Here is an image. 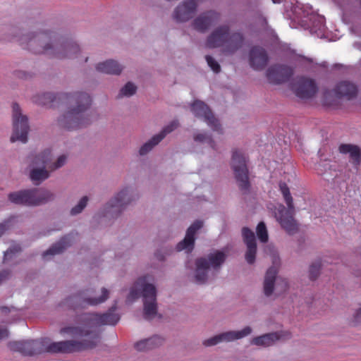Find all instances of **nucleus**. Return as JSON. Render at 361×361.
I'll use <instances>...</instances> for the list:
<instances>
[{
  "mask_svg": "<svg viewBox=\"0 0 361 361\" xmlns=\"http://www.w3.org/2000/svg\"><path fill=\"white\" fill-rule=\"evenodd\" d=\"M227 255L221 250H214L206 257L196 259L194 274L195 281L197 284H204L209 279L210 271L218 273L226 262Z\"/></svg>",
  "mask_w": 361,
  "mask_h": 361,
  "instance_id": "nucleus-7",
  "label": "nucleus"
},
{
  "mask_svg": "<svg viewBox=\"0 0 361 361\" xmlns=\"http://www.w3.org/2000/svg\"><path fill=\"white\" fill-rule=\"evenodd\" d=\"M317 90L318 87L315 80L306 77L298 78L294 85L295 95L302 99L312 98Z\"/></svg>",
  "mask_w": 361,
  "mask_h": 361,
  "instance_id": "nucleus-15",
  "label": "nucleus"
},
{
  "mask_svg": "<svg viewBox=\"0 0 361 361\" xmlns=\"http://www.w3.org/2000/svg\"><path fill=\"white\" fill-rule=\"evenodd\" d=\"M171 249H166L164 250V254L169 255L171 252Z\"/></svg>",
  "mask_w": 361,
  "mask_h": 361,
  "instance_id": "nucleus-51",
  "label": "nucleus"
},
{
  "mask_svg": "<svg viewBox=\"0 0 361 361\" xmlns=\"http://www.w3.org/2000/svg\"><path fill=\"white\" fill-rule=\"evenodd\" d=\"M257 235L262 243H267L268 241V233L266 225L264 222H259L257 226Z\"/></svg>",
  "mask_w": 361,
  "mask_h": 361,
  "instance_id": "nucleus-36",
  "label": "nucleus"
},
{
  "mask_svg": "<svg viewBox=\"0 0 361 361\" xmlns=\"http://www.w3.org/2000/svg\"><path fill=\"white\" fill-rule=\"evenodd\" d=\"M335 95L339 99L350 100L357 94V86L348 81H341L337 83L334 89Z\"/></svg>",
  "mask_w": 361,
  "mask_h": 361,
  "instance_id": "nucleus-25",
  "label": "nucleus"
},
{
  "mask_svg": "<svg viewBox=\"0 0 361 361\" xmlns=\"http://www.w3.org/2000/svg\"><path fill=\"white\" fill-rule=\"evenodd\" d=\"M55 197V194L49 190L32 188L10 192L8 200L16 205L37 207L54 201Z\"/></svg>",
  "mask_w": 361,
  "mask_h": 361,
  "instance_id": "nucleus-6",
  "label": "nucleus"
},
{
  "mask_svg": "<svg viewBox=\"0 0 361 361\" xmlns=\"http://www.w3.org/2000/svg\"><path fill=\"white\" fill-rule=\"evenodd\" d=\"M8 336V332L6 329H0V340Z\"/></svg>",
  "mask_w": 361,
  "mask_h": 361,
  "instance_id": "nucleus-47",
  "label": "nucleus"
},
{
  "mask_svg": "<svg viewBox=\"0 0 361 361\" xmlns=\"http://www.w3.org/2000/svg\"><path fill=\"white\" fill-rule=\"evenodd\" d=\"M196 0H185L174 11L173 18L178 22H185L192 18L197 9Z\"/></svg>",
  "mask_w": 361,
  "mask_h": 361,
  "instance_id": "nucleus-21",
  "label": "nucleus"
},
{
  "mask_svg": "<svg viewBox=\"0 0 361 361\" xmlns=\"http://www.w3.org/2000/svg\"><path fill=\"white\" fill-rule=\"evenodd\" d=\"M269 56L267 50L259 46H254L249 51V63L255 71H262L267 66Z\"/></svg>",
  "mask_w": 361,
  "mask_h": 361,
  "instance_id": "nucleus-16",
  "label": "nucleus"
},
{
  "mask_svg": "<svg viewBox=\"0 0 361 361\" xmlns=\"http://www.w3.org/2000/svg\"><path fill=\"white\" fill-rule=\"evenodd\" d=\"M338 150L341 154H349L350 161L353 164L357 166L360 164L361 150L358 146L351 144H342L339 146Z\"/></svg>",
  "mask_w": 361,
  "mask_h": 361,
  "instance_id": "nucleus-26",
  "label": "nucleus"
},
{
  "mask_svg": "<svg viewBox=\"0 0 361 361\" xmlns=\"http://www.w3.org/2000/svg\"><path fill=\"white\" fill-rule=\"evenodd\" d=\"M322 262L320 259H317L312 262L309 268V278L311 281H314L317 279L320 274Z\"/></svg>",
  "mask_w": 361,
  "mask_h": 361,
  "instance_id": "nucleus-32",
  "label": "nucleus"
},
{
  "mask_svg": "<svg viewBox=\"0 0 361 361\" xmlns=\"http://www.w3.org/2000/svg\"><path fill=\"white\" fill-rule=\"evenodd\" d=\"M155 257L159 261H163L165 259V256L164 254H161L159 250L157 251L155 253Z\"/></svg>",
  "mask_w": 361,
  "mask_h": 361,
  "instance_id": "nucleus-48",
  "label": "nucleus"
},
{
  "mask_svg": "<svg viewBox=\"0 0 361 361\" xmlns=\"http://www.w3.org/2000/svg\"><path fill=\"white\" fill-rule=\"evenodd\" d=\"M252 332L250 326H245L240 331H228L219 334L221 342H232L245 338Z\"/></svg>",
  "mask_w": 361,
  "mask_h": 361,
  "instance_id": "nucleus-27",
  "label": "nucleus"
},
{
  "mask_svg": "<svg viewBox=\"0 0 361 361\" xmlns=\"http://www.w3.org/2000/svg\"><path fill=\"white\" fill-rule=\"evenodd\" d=\"M67 104L68 111L57 118L58 126L68 130L85 128L92 122L91 115L87 112L92 99L85 92L58 93L45 92L35 97L34 102L47 106L56 102Z\"/></svg>",
  "mask_w": 361,
  "mask_h": 361,
  "instance_id": "nucleus-2",
  "label": "nucleus"
},
{
  "mask_svg": "<svg viewBox=\"0 0 361 361\" xmlns=\"http://www.w3.org/2000/svg\"><path fill=\"white\" fill-rule=\"evenodd\" d=\"M302 59L305 61H307L309 62L310 63H312V60L311 59H309V58H306V57H302Z\"/></svg>",
  "mask_w": 361,
  "mask_h": 361,
  "instance_id": "nucleus-50",
  "label": "nucleus"
},
{
  "mask_svg": "<svg viewBox=\"0 0 361 361\" xmlns=\"http://www.w3.org/2000/svg\"><path fill=\"white\" fill-rule=\"evenodd\" d=\"M67 157L65 154H62L59 156L54 163H52L51 164H49L48 167L51 171L56 170L63 166L65 165L66 163Z\"/></svg>",
  "mask_w": 361,
  "mask_h": 361,
  "instance_id": "nucleus-37",
  "label": "nucleus"
},
{
  "mask_svg": "<svg viewBox=\"0 0 361 361\" xmlns=\"http://www.w3.org/2000/svg\"><path fill=\"white\" fill-rule=\"evenodd\" d=\"M190 110L195 117L203 120L213 131H216L219 133H223L219 120L204 102L195 100L190 104Z\"/></svg>",
  "mask_w": 361,
  "mask_h": 361,
  "instance_id": "nucleus-13",
  "label": "nucleus"
},
{
  "mask_svg": "<svg viewBox=\"0 0 361 361\" xmlns=\"http://www.w3.org/2000/svg\"><path fill=\"white\" fill-rule=\"evenodd\" d=\"M203 226L202 221H195L187 230L185 236L183 240L179 242L176 245L177 251L180 252L185 250L186 252H191L194 248L197 231Z\"/></svg>",
  "mask_w": 361,
  "mask_h": 361,
  "instance_id": "nucleus-19",
  "label": "nucleus"
},
{
  "mask_svg": "<svg viewBox=\"0 0 361 361\" xmlns=\"http://www.w3.org/2000/svg\"><path fill=\"white\" fill-rule=\"evenodd\" d=\"M152 281L150 276L139 278L127 297V301L132 302L138 298L140 293L143 299V317L146 320L154 319L157 314V289L150 283Z\"/></svg>",
  "mask_w": 361,
  "mask_h": 361,
  "instance_id": "nucleus-4",
  "label": "nucleus"
},
{
  "mask_svg": "<svg viewBox=\"0 0 361 361\" xmlns=\"http://www.w3.org/2000/svg\"><path fill=\"white\" fill-rule=\"evenodd\" d=\"M136 198L137 196L135 195L133 190L125 188L110 200L108 205L111 209H116L115 212H121Z\"/></svg>",
  "mask_w": 361,
  "mask_h": 361,
  "instance_id": "nucleus-17",
  "label": "nucleus"
},
{
  "mask_svg": "<svg viewBox=\"0 0 361 361\" xmlns=\"http://www.w3.org/2000/svg\"><path fill=\"white\" fill-rule=\"evenodd\" d=\"M164 341L162 337L155 335L149 338L137 342L135 344V348L138 351L149 350L162 345Z\"/></svg>",
  "mask_w": 361,
  "mask_h": 361,
  "instance_id": "nucleus-29",
  "label": "nucleus"
},
{
  "mask_svg": "<svg viewBox=\"0 0 361 361\" xmlns=\"http://www.w3.org/2000/svg\"><path fill=\"white\" fill-rule=\"evenodd\" d=\"M11 273L8 270H3L0 271V285L8 280L11 277Z\"/></svg>",
  "mask_w": 361,
  "mask_h": 361,
  "instance_id": "nucleus-41",
  "label": "nucleus"
},
{
  "mask_svg": "<svg viewBox=\"0 0 361 361\" xmlns=\"http://www.w3.org/2000/svg\"><path fill=\"white\" fill-rule=\"evenodd\" d=\"M87 60H88V58H87V57H86V58L85 59V61H85V62H87Z\"/></svg>",
  "mask_w": 361,
  "mask_h": 361,
  "instance_id": "nucleus-53",
  "label": "nucleus"
},
{
  "mask_svg": "<svg viewBox=\"0 0 361 361\" xmlns=\"http://www.w3.org/2000/svg\"><path fill=\"white\" fill-rule=\"evenodd\" d=\"M287 336L288 338L290 337V333L283 332H271L263 334L262 336L254 337L250 343L253 345L260 347H269L275 344L278 341L281 340L283 336Z\"/></svg>",
  "mask_w": 361,
  "mask_h": 361,
  "instance_id": "nucleus-24",
  "label": "nucleus"
},
{
  "mask_svg": "<svg viewBox=\"0 0 361 361\" xmlns=\"http://www.w3.org/2000/svg\"><path fill=\"white\" fill-rule=\"evenodd\" d=\"M136 90L137 87L133 82H128L121 89L118 97H130L135 94Z\"/></svg>",
  "mask_w": 361,
  "mask_h": 361,
  "instance_id": "nucleus-33",
  "label": "nucleus"
},
{
  "mask_svg": "<svg viewBox=\"0 0 361 361\" xmlns=\"http://www.w3.org/2000/svg\"><path fill=\"white\" fill-rule=\"evenodd\" d=\"M16 75L18 78H27V74L23 71H18L16 73Z\"/></svg>",
  "mask_w": 361,
  "mask_h": 361,
  "instance_id": "nucleus-49",
  "label": "nucleus"
},
{
  "mask_svg": "<svg viewBox=\"0 0 361 361\" xmlns=\"http://www.w3.org/2000/svg\"><path fill=\"white\" fill-rule=\"evenodd\" d=\"M221 342L220 334L216 335L213 337L203 341V345L206 347L214 346Z\"/></svg>",
  "mask_w": 361,
  "mask_h": 361,
  "instance_id": "nucleus-39",
  "label": "nucleus"
},
{
  "mask_svg": "<svg viewBox=\"0 0 361 361\" xmlns=\"http://www.w3.org/2000/svg\"><path fill=\"white\" fill-rule=\"evenodd\" d=\"M76 235L77 234L69 233L61 238L57 243L52 245L47 251L43 252V259H47L48 255L54 256L62 253L75 242Z\"/></svg>",
  "mask_w": 361,
  "mask_h": 361,
  "instance_id": "nucleus-23",
  "label": "nucleus"
},
{
  "mask_svg": "<svg viewBox=\"0 0 361 361\" xmlns=\"http://www.w3.org/2000/svg\"><path fill=\"white\" fill-rule=\"evenodd\" d=\"M116 302L105 313H83L76 317L78 326H65L60 330L61 334H66L75 338H86L81 341L67 340L52 342L44 345V340H23L11 341L8 348L13 352H18L24 355H34L47 352L50 353L69 354L94 348L100 341V332L98 327L102 325H116L120 316L115 313Z\"/></svg>",
  "mask_w": 361,
  "mask_h": 361,
  "instance_id": "nucleus-1",
  "label": "nucleus"
},
{
  "mask_svg": "<svg viewBox=\"0 0 361 361\" xmlns=\"http://www.w3.org/2000/svg\"><path fill=\"white\" fill-rule=\"evenodd\" d=\"M219 19V13L209 11L196 18L193 23L194 28L201 32H205L212 25Z\"/></svg>",
  "mask_w": 361,
  "mask_h": 361,
  "instance_id": "nucleus-22",
  "label": "nucleus"
},
{
  "mask_svg": "<svg viewBox=\"0 0 361 361\" xmlns=\"http://www.w3.org/2000/svg\"><path fill=\"white\" fill-rule=\"evenodd\" d=\"M231 165L240 190L243 194L248 193L250 189V183L249 181L247 158L240 150L234 149L232 152Z\"/></svg>",
  "mask_w": 361,
  "mask_h": 361,
  "instance_id": "nucleus-10",
  "label": "nucleus"
},
{
  "mask_svg": "<svg viewBox=\"0 0 361 361\" xmlns=\"http://www.w3.org/2000/svg\"><path fill=\"white\" fill-rule=\"evenodd\" d=\"M9 221H5L3 223L0 224V237L9 228Z\"/></svg>",
  "mask_w": 361,
  "mask_h": 361,
  "instance_id": "nucleus-44",
  "label": "nucleus"
},
{
  "mask_svg": "<svg viewBox=\"0 0 361 361\" xmlns=\"http://www.w3.org/2000/svg\"><path fill=\"white\" fill-rule=\"evenodd\" d=\"M96 69L103 73L119 75L123 70V67L117 61L110 59L99 63Z\"/></svg>",
  "mask_w": 361,
  "mask_h": 361,
  "instance_id": "nucleus-28",
  "label": "nucleus"
},
{
  "mask_svg": "<svg viewBox=\"0 0 361 361\" xmlns=\"http://www.w3.org/2000/svg\"><path fill=\"white\" fill-rule=\"evenodd\" d=\"M178 126L179 122L178 120L172 121L168 125L164 126L159 133L156 134L157 136V140L161 141L168 134L175 130Z\"/></svg>",
  "mask_w": 361,
  "mask_h": 361,
  "instance_id": "nucleus-30",
  "label": "nucleus"
},
{
  "mask_svg": "<svg viewBox=\"0 0 361 361\" xmlns=\"http://www.w3.org/2000/svg\"><path fill=\"white\" fill-rule=\"evenodd\" d=\"M13 109V134L11 137V142L17 140L25 143L27 141V134L30 130L28 118L23 115L20 108L17 103L12 106Z\"/></svg>",
  "mask_w": 361,
  "mask_h": 361,
  "instance_id": "nucleus-12",
  "label": "nucleus"
},
{
  "mask_svg": "<svg viewBox=\"0 0 361 361\" xmlns=\"http://www.w3.org/2000/svg\"><path fill=\"white\" fill-rule=\"evenodd\" d=\"M110 291L102 288L100 294L93 288H87L66 298L63 305L70 309L77 310L87 306H97L104 302L109 297Z\"/></svg>",
  "mask_w": 361,
  "mask_h": 361,
  "instance_id": "nucleus-8",
  "label": "nucleus"
},
{
  "mask_svg": "<svg viewBox=\"0 0 361 361\" xmlns=\"http://www.w3.org/2000/svg\"><path fill=\"white\" fill-rule=\"evenodd\" d=\"M157 136L154 135L149 140L143 144L139 150L140 156H144L149 152L161 141L157 140Z\"/></svg>",
  "mask_w": 361,
  "mask_h": 361,
  "instance_id": "nucleus-31",
  "label": "nucleus"
},
{
  "mask_svg": "<svg viewBox=\"0 0 361 361\" xmlns=\"http://www.w3.org/2000/svg\"><path fill=\"white\" fill-rule=\"evenodd\" d=\"M16 310L13 307H8L6 306L0 307V310L2 313L7 314L10 312L11 310Z\"/></svg>",
  "mask_w": 361,
  "mask_h": 361,
  "instance_id": "nucleus-46",
  "label": "nucleus"
},
{
  "mask_svg": "<svg viewBox=\"0 0 361 361\" xmlns=\"http://www.w3.org/2000/svg\"><path fill=\"white\" fill-rule=\"evenodd\" d=\"M353 323L355 325H361V307L355 313Z\"/></svg>",
  "mask_w": 361,
  "mask_h": 361,
  "instance_id": "nucleus-43",
  "label": "nucleus"
},
{
  "mask_svg": "<svg viewBox=\"0 0 361 361\" xmlns=\"http://www.w3.org/2000/svg\"><path fill=\"white\" fill-rule=\"evenodd\" d=\"M279 286H281V292L286 291L288 287V282L286 279H280L277 283V286L279 287Z\"/></svg>",
  "mask_w": 361,
  "mask_h": 361,
  "instance_id": "nucleus-45",
  "label": "nucleus"
},
{
  "mask_svg": "<svg viewBox=\"0 0 361 361\" xmlns=\"http://www.w3.org/2000/svg\"><path fill=\"white\" fill-rule=\"evenodd\" d=\"M263 21H264L265 23H267V20H266V19H265V18H263Z\"/></svg>",
  "mask_w": 361,
  "mask_h": 361,
  "instance_id": "nucleus-54",
  "label": "nucleus"
},
{
  "mask_svg": "<svg viewBox=\"0 0 361 361\" xmlns=\"http://www.w3.org/2000/svg\"><path fill=\"white\" fill-rule=\"evenodd\" d=\"M272 1H273V2H274V4H276V3H279V0H272Z\"/></svg>",
  "mask_w": 361,
  "mask_h": 361,
  "instance_id": "nucleus-52",
  "label": "nucleus"
},
{
  "mask_svg": "<svg viewBox=\"0 0 361 361\" xmlns=\"http://www.w3.org/2000/svg\"><path fill=\"white\" fill-rule=\"evenodd\" d=\"M273 266L268 269L266 272L263 290L267 297H269L274 292L276 276L278 274V267L280 264V259L278 255L274 254L272 256Z\"/></svg>",
  "mask_w": 361,
  "mask_h": 361,
  "instance_id": "nucleus-18",
  "label": "nucleus"
},
{
  "mask_svg": "<svg viewBox=\"0 0 361 361\" xmlns=\"http://www.w3.org/2000/svg\"><path fill=\"white\" fill-rule=\"evenodd\" d=\"M242 235L247 246L245 255V260L248 264H252L255 262L257 254V243L255 233L247 227H244L242 229Z\"/></svg>",
  "mask_w": 361,
  "mask_h": 361,
  "instance_id": "nucleus-20",
  "label": "nucleus"
},
{
  "mask_svg": "<svg viewBox=\"0 0 361 361\" xmlns=\"http://www.w3.org/2000/svg\"><path fill=\"white\" fill-rule=\"evenodd\" d=\"M20 251V247L15 245L9 247L6 252H4V261L7 260L11 255L17 253Z\"/></svg>",
  "mask_w": 361,
  "mask_h": 361,
  "instance_id": "nucleus-40",
  "label": "nucleus"
},
{
  "mask_svg": "<svg viewBox=\"0 0 361 361\" xmlns=\"http://www.w3.org/2000/svg\"><path fill=\"white\" fill-rule=\"evenodd\" d=\"M279 188L288 208H286L283 204H279L275 216L281 227L289 234H293L298 231V224L293 218L294 205L293 197L289 188L286 183L281 182Z\"/></svg>",
  "mask_w": 361,
  "mask_h": 361,
  "instance_id": "nucleus-9",
  "label": "nucleus"
},
{
  "mask_svg": "<svg viewBox=\"0 0 361 361\" xmlns=\"http://www.w3.org/2000/svg\"><path fill=\"white\" fill-rule=\"evenodd\" d=\"M244 42L240 32L230 33L228 25H221L215 28L208 36L206 46L209 48L221 47L224 53L233 54L242 47Z\"/></svg>",
  "mask_w": 361,
  "mask_h": 361,
  "instance_id": "nucleus-5",
  "label": "nucleus"
},
{
  "mask_svg": "<svg viewBox=\"0 0 361 361\" xmlns=\"http://www.w3.org/2000/svg\"><path fill=\"white\" fill-rule=\"evenodd\" d=\"M205 59L208 66L214 73H219L221 71L220 65L212 56L207 55Z\"/></svg>",
  "mask_w": 361,
  "mask_h": 361,
  "instance_id": "nucleus-38",
  "label": "nucleus"
},
{
  "mask_svg": "<svg viewBox=\"0 0 361 361\" xmlns=\"http://www.w3.org/2000/svg\"><path fill=\"white\" fill-rule=\"evenodd\" d=\"M17 41L23 49L58 59H73L80 52V48L75 41L60 37L55 31L49 29L22 35Z\"/></svg>",
  "mask_w": 361,
  "mask_h": 361,
  "instance_id": "nucleus-3",
  "label": "nucleus"
},
{
  "mask_svg": "<svg viewBox=\"0 0 361 361\" xmlns=\"http://www.w3.org/2000/svg\"><path fill=\"white\" fill-rule=\"evenodd\" d=\"M29 159L33 166L30 172V178L35 185H39L49 177V173L45 167L51 163V152L47 149L39 154L32 153Z\"/></svg>",
  "mask_w": 361,
  "mask_h": 361,
  "instance_id": "nucleus-11",
  "label": "nucleus"
},
{
  "mask_svg": "<svg viewBox=\"0 0 361 361\" xmlns=\"http://www.w3.org/2000/svg\"><path fill=\"white\" fill-rule=\"evenodd\" d=\"M316 21H317V25L315 26L316 30H322L324 27V18L317 16Z\"/></svg>",
  "mask_w": 361,
  "mask_h": 361,
  "instance_id": "nucleus-42",
  "label": "nucleus"
},
{
  "mask_svg": "<svg viewBox=\"0 0 361 361\" xmlns=\"http://www.w3.org/2000/svg\"><path fill=\"white\" fill-rule=\"evenodd\" d=\"M194 140L198 142H207L212 149H215V142L211 135L207 133H197L194 135Z\"/></svg>",
  "mask_w": 361,
  "mask_h": 361,
  "instance_id": "nucleus-34",
  "label": "nucleus"
},
{
  "mask_svg": "<svg viewBox=\"0 0 361 361\" xmlns=\"http://www.w3.org/2000/svg\"><path fill=\"white\" fill-rule=\"evenodd\" d=\"M293 75V69L286 65L276 64L270 66L266 72L269 82L279 85L287 82Z\"/></svg>",
  "mask_w": 361,
  "mask_h": 361,
  "instance_id": "nucleus-14",
  "label": "nucleus"
},
{
  "mask_svg": "<svg viewBox=\"0 0 361 361\" xmlns=\"http://www.w3.org/2000/svg\"><path fill=\"white\" fill-rule=\"evenodd\" d=\"M89 201V198L87 196H83L78 202V204L74 206L70 212L71 215L75 216L77 214H80L84 209L86 207L87 202Z\"/></svg>",
  "mask_w": 361,
  "mask_h": 361,
  "instance_id": "nucleus-35",
  "label": "nucleus"
}]
</instances>
